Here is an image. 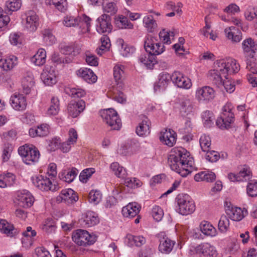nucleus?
Wrapping results in <instances>:
<instances>
[{
	"label": "nucleus",
	"mask_w": 257,
	"mask_h": 257,
	"mask_svg": "<svg viewBox=\"0 0 257 257\" xmlns=\"http://www.w3.org/2000/svg\"><path fill=\"white\" fill-rule=\"evenodd\" d=\"M41 79L45 85L51 86L56 83V77L53 70L45 69L41 74Z\"/></svg>",
	"instance_id": "nucleus-36"
},
{
	"label": "nucleus",
	"mask_w": 257,
	"mask_h": 257,
	"mask_svg": "<svg viewBox=\"0 0 257 257\" xmlns=\"http://www.w3.org/2000/svg\"><path fill=\"white\" fill-rule=\"evenodd\" d=\"M194 252L200 256L215 257L216 252L214 246L208 243L199 244L194 248Z\"/></svg>",
	"instance_id": "nucleus-20"
},
{
	"label": "nucleus",
	"mask_w": 257,
	"mask_h": 257,
	"mask_svg": "<svg viewBox=\"0 0 257 257\" xmlns=\"http://www.w3.org/2000/svg\"><path fill=\"white\" fill-rule=\"evenodd\" d=\"M242 48L246 59L257 57V44L251 38H247L242 42Z\"/></svg>",
	"instance_id": "nucleus-17"
},
{
	"label": "nucleus",
	"mask_w": 257,
	"mask_h": 257,
	"mask_svg": "<svg viewBox=\"0 0 257 257\" xmlns=\"http://www.w3.org/2000/svg\"><path fill=\"white\" fill-rule=\"evenodd\" d=\"M18 63L17 57L12 55L5 59H1L0 67L4 71L12 70Z\"/></svg>",
	"instance_id": "nucleus-32"
},
{
	"label": "nucleus",
	"mask_w": 257,
	"mask_h": 257,
	"mask_svg": "<svg viewBox=\"0 0 257 257\" xmlns=\"http://www.w3.org/2000/svg\"><path fill=\"white\" fill-rule=\"evenodd\" d=\"M247 181H248L246 186L247 194L251 197L257 196V180L249 179Z\"/></svg>",
	"instance_id": "nucleus-49"
},
{
	"label": "nucleus",
	"mask_w": 257,
	"mask_h": 257,
	"mask_svg": "<svg viewBox=\"0 0 257 257\" xmlns=\"http://www.w3.org/2000/svg\"><path fill=\"white\" fill-rule=\"evenodd\" d=\"M201 231L205 235L214 236L216 234V230L209 222L202 221L200 224Z\"/></svg>",
	"instance_id": "nucleus-41"
},
{
	"label": "nucleus",
	"mask_w": 257,
	"mask_h": 257,
	"mask_svg": "<svg viewBox=\"0 0 257 257\" xmlns=\"http://www.w3.org/2000/svg\"><path fill=\"white\" fill-rule=\"evenodd\" d=\"M176 243L175 241L168 237H164L160 240L158 249L159 251L164 254H169L173 250Z\"/></svg>",
	"instance_id": "nucleus-31"
},
{
	"label": "nucleus",
	"mask_w": 257,
	"mask_h": 257,
	"mask_svg": "<svg viewBox=\"0 0 257 257\" xmlns=\"http://www.w3.org/2000/svg\"><path fill=\"white\" fill-rule=\"evenodd\" d=\"M170 81H172V75L165 72L161 73L158 77V81L154 85L155 91L165 89Z\"/></svg>",
	"instance_id": "nucleus-23"
},
{
	"label": "nucleus",
	"mask_w": 257,
	"mask_h": 257,
	"mask_svg": "<svg viewBox=\"0 0 257 257\" xmlns=\"http://www.w3.org/2000/svg\"><path fill=\"white\" fill-rule=\"evenodd\" d=\"M10 102L12 107L16 111H22L26 109L27 99L22 94L15 93L11 96Z\"/></svg>",
	"instance_id": "nucleus-13"
},
{
	"label": "nucleus",
	"mask_w": 257,
	"mask_h": 257,
	"mask_svg": "<svg viewBox=\"0 0 257 257\" xmlns=\"http://www.w3.org/2000/svg\"><path fill=\"white\" fill-rule=\"evenodd\" d=\"M211 142V139L208 136L203 134L200 137L199 143L202 151L206 152L210 150Z\"/></svg>",
	"instance_id": "nucleus-53"
},
{
	"label": "nucleus",
	"mask_w": 257,
	"mask_h": 257,
	"mask_svg": "<svg viewBox=\"0 0 257 257\" xmlns=\"http://www.w3.org/2000/svg\"><path fill=\"white\" fill-rule=\"evenodd\" d=\"M139 60L141 63L146 66V67L150 69L152 68L157 63L156 56L147 52L142 54L140 56Z\"/></svg>",
	"instance_id": "nucleus-34"
},
{
	"label": "nucleus",
	"mask_w": 257,
	"mask_h": 257,
	"mask_svg": "<svg viewBox=\"0 0 257 257\" xmlns=\"http://www.w3.org/2000/svg\"><path fill=\"white\" fill-rule=\"evenodd\" d=\"M96 29L99 33H110L112 29L110 17L104 14L98 18Z\"/></svg>",
	"instance_id": "nucleus-12"
},
{
	"label": "nucleus",
	"mask_w": 257,
	"mask_h": 257,
	"mask_svg": "<svg viewBox=\"0 0 257 257\" xmlns=\"http://www.w3.org/2000/svg\"><path fill=\"white\" fill-rule=\"evenodd\" d=\"M31 179L35 186L42 191H54L59 188L58 185L53 184L50 178L42 175L32 177Z\"/></svg>",
	"instance_id": "nucleus-8"
},
{
	"label": "nucleus",
	"mask_w": 257,
	"mask_h": 257,
	"mask_svg": "<svg viewBox=\"0 0 257 257\" xmlns=\"http://www.w3.org/2000/svg\"><path fill=\"white\" fill-rule=\"evenodd\" d=\"M172 81L178 87L185 89L192 86L191 80L179 71H174L172 74Z\"/></svg>",
	"instance_id": "nucleus-11"
},
{
	"label": "nucleus",
	"mask_w": 257,
	"mask_h": 257,
	"mask_svg": "<svg viewBox=\"0 0 257 257\" xmlns=\"http://www.w3.org/2000/svg\"><path fill=\"white\" fill-rule=\"evenodd\" d=\"M63 24L67 27H76L77 26L79 27L80 18L67 16L64 17Z\"/></svg>",
	"instance_id": "nucleus-52"
},
{
	"label": "nucleus",
	"mask_w": 257,
	"mask_h": 257,
	"mask_svg": "<svg viewBox=\"0 0 257 257\" xmlns=\"http://www.w3.org/2000/svg\"><path fill=\"white\" fill-rule=\"evenodd\" d=\"M246 68L250 72L249 74H257V57L246 59Z\"/></svg>",
	"instance_id": "nucleus-50"
},
{
	"label": "nucleus",
	"mask_w": 257,
	"mask_h": 257,
	"mask_svg": "<svg viewBox=\"0 0 257 257\" xmlns=\"http://www.w3.org/2000/svg\"><path fill=\"white\" fill-rule=\"evenodd\" d=\"M168 162L171 169L182 177H186L191 172L194 165L193 159L190 157L189 152L182 147L172 149Z\"/></svg>",
	"instance_id": "nucleus-1"
},
{
	"label": "nucleus",
	"mask_w": 257,
	"mask_h": 257,
	"mask_svg": "<svg viewBox=\"0 0 257 257\" xmlns=\"http://www.w3.org/2000/svg\"><path fill=\"white\" fill-rule=\"evenodd\" d=\"M77 75L88 83H94L97 79V76L90 69L81 68L77 71Z\"/></svg>",
	"instance_id": "nucleus-28"
},
{
	"label": "nucleus",
	"mask_w": 257,
	"mask_h": 257,
	"mask_svg": "<svg viewBox=\"0 0 257 257\" xmlns=\"http://www.w3.org/2000/svg\"><path fill=\"white\" fill-rule=\"evenodd\" d=\"M152 215L155 220L159 221L164 216L163 210L158 205H155L152 209Z\"/></svg>",
	"instance_id": "nucleus-61"
},
{
	"label": "nucleus",
	"mask_w": 257,
	"mask_h": 257,
	"mask_svg": "<svg viewBox=\"0 0 257 257\" xmlns=\"http://www.w3.org/2000/svg\"><path fill=\"white\" fill-rule=\"evenodd\" d=\"M124 184L130 188H135L142 186V182L136 178H127L125 179Z\"/></svg>",
	"instance_id": "nucleus-60"
},
{
	"label": "nucleus",
	"mask_w": 257,
	"mask_h": 257,
	"mask_svg": "<svg viewBox=\"0 0 257 257\" xmlns=\"http://www.w3.org/2000/svg\"><path fill=\"white\" fill-rule=\"evenodd\" d=\"M95 172V169L93 168H87L83 170L80 173L79 177L80 181L82 183H86Z\"/></svg>",
	"instance_id": "nucleus-55"
},
{
	"label": "nucleus",
	"mask_w": 257,
	"mask_h": 257,
	"mask_svg": "<svg viewBox=\"0 0 257 257\" xmlns=\"http://www.w3.org/2000/svg\"><path fill=\"white\" fill-rule=\"evenodd\" d=\"M34 76L31 72H27L22 81L23 92L26 94L30 93L31 88L34 86Z\"/></svg>",
	"instance_id": "nucleus-26"
},
{
	"label": "nucleus",
	"mask_w": 257,
	"mask_h": 257,
	"mask_svg": "<svg viewBox=\"0 0 257 257\" xmlns=\"http://www.w3.org/2000/svg\"><path fill=\"white\" fill-rule=\"evenodd\" d=\"M101 198L102 194L100 193V191L92 190L89 193V201L94 204H98L101 201Z\"/></svg>",
	"instance_id": "nucleus-57"
},
{
	"label": "nucleus",
	"mask_w": 257,
	"mask_h": 257,
	"mask_svg": "<svg viewBox=\"0 0 257 257\" xmlns=\"http://www.w3.org/2000/svg\"><path fill=\"white\" fill-rule=\"evenodd\" d=\"M101 116L103 121L109 125L111 129L114 130L120 129L121 126V119L113 109L109 108L104 110L101 112Z\"/></svg>",
	"instance_id": "nucleus-7"
},
{
	"label": "nucleus",
	"mask_w": 257,
	"mask_h": 257,
	"mask_svg": "<svg viewBox=\"0 0 257 257\" xmlns=\"http://www.w3.org/2000/svg\"><path fill=\"white\" fill-rule=\"evenodd\" d=\"M0 231L10 237L15 236L18 233L14 225L5 219L0 220Z\"/></svg>",
	"instance_id": "nucleus-30"
},
{
	"label": "nucleus",
	"mask_w": 257,
	"mask_h": 257,
	"mask_svg": "<svg viewBox=\"0 0 257 257\" xmlns=\"http://www.w3.org/2000/svg\"><path fill=\"white\" fill-rule=\"evenodd\" d=\"M143 24L148 33L154 32L158 28L156 21L151 15H147L143 18Z\"/></svg>",
	"instance_id": "nucleus-35"
},
{
	"label": "nucleus",
	"mask_w": 257,
	"mask_h": 257,
	"mask_svg": "<svg viewBox=\"0 0 257 257\" xmlns=\"http://www.w3.org/2000/svg\"><path fill=\"white\" fill-rule=\"evenodd\" d=\"M15 181V175L11 173L0 175V187L4 188L12 186Z\"/></svg>",
	"instance_id": "nucleus-39"
},
{
	"label": "nucleus",
	"mask_w": 257,
	"mask_h": 257,
	"mask_svg": "<svg viewBox=\"0 0 257 257\" xmlns=\"http://www.w3.org/2000/svg\"><path fill=\"white\" fill-rule=\"evenodd\" d=\"M244 16L247 21H252L255 18H257V9L248 7L244 13Z\"/></svg>",
	"instance_id": "nucleus-64"
},
{
	"label": "nucleus",
	"mask_w": 257,
	"mask_h": 257,
	"mask_svg": "<svg viewBox=\"0 0 257 257\" xmlns=\"http://www.w3.org/2000/svg\"><path fill=\"white\" fill-rule=\"evenodd\" d=\"M72 238L77 244L83 246L94 244L97 239L95 234H90L87 231L83 229H78L73 232Z\"/></svg>",
	"instance_id": "nucleus-4"
},
{
	"label": "nucleus",
	"mask_w": 257,
	"mask_h": 257,
	"mask_svg": "<svg viewBox=\"0 0 257 257\" xmlns=\"http://www.w3.org/2000/svg\"><path fill=\"white\" fill-rule=\"evenodd\" d=\"M117 1H106L105 3H103V10L104 12L109 14L110 15L116 14L118 8L116 4Z\"/></svg>",
	"instance_id": "nucleus-46"
},
{
	"label": "nucleus",
	"mask_w": 257,
	"mask_h": 257,
	"mask_svg": "<svg viewBox=\"0 0 257 257\" xmlns=\"http://www.w3.org/2000/svg\"><path fill=\"white\" fill-rule=\"evenodd\" d=\"M141 121L139 123L136 129L137 134L142 137H146L151 133V122L150 119L145 115H141Z\"/></svg>",
	"instance_id": "nucleus-16"
},
{
	"label": "nucleus",
	"mask_w": 257,
	"mask_h": 257,
	"mask_svg": "<svg viewBox=\"0 0 257 257\" xmlns=\"http://www.w3.org/2000/svg\"><path fill=\"white\" fill-rule=\"evenodd\" d=\"M219 230L225 232L229 226V220L226 215H222L220 218L218 224Z\"/></svg>",
	"instance_id": "nucleus-59"
},
{
	"label": "nucleus",
	"mask_w": 257,
	"mask_h": 257,
	"mask_svg": "<svg viewBox=\"0 0 257 257\" xmlns=\"http://www.w3.org/2000/svg\"><path fill=\"white\" fill-rule=\"evenodd\" d=\"M202 117L204 121V125L206 127H210L213 124L214 119L213 113L208 110L202 113Z\"/></svg>",
	"instance_id": "nucleus-54"
},
{
	"label": "nucleus",
	"mask_w": 257,
	"mask_h": 257,
	"mask_svg": "<svg viewBox=\"0 0 257 257\" xmlns=\"http://www.w3.org/2000/svg\"><path fill=\"white\" fill-rule=\"evenodd\" d=\"M234 120V114L232 112V106L230 103L226 104L222 108V112L216 121V125L221 129H227Z\"/></svg>",
	"instance_id": "nucleus-5"
},
{
	"label": "nucleus",
	"mask_w": 257,
	"mask_h": 257,
	"mask_svg": "<svg viewBox=\"0 0 257 257\" xmlns=\"http://www.w3.org/2000/svg\"><path fill=\"white\" fill-rule=\"evenodd\" d=\"M115 24L119 29H133L134 25L130 22L127 17L123 15H119L115 18Z\"/></svg>",
	"instance_id": "nucleus-38"
},
{
	"label": "nucleus",
	"mask_w": 257,
	"mask_h": 257,
	"mask_svg": "<svg viewBox=\"0 0 257 257\" xmlns=\"http://www.w3.org/2000/svg\"><path fill=\"white\" fill-rule=\"evenodd\" d=\"M208 77L210 80L217 87H220L222 86L224 82L222 78L224 77L221 73L211 70L209 72Z\"/></svg>",
	"instance_id": "nucleus-42"
},
{
	"label": "nucleus",
	"mask_w": 257,
	"mask_h": 257,
	"mask_svg": "<svg viewBox=\"0 0 257 257\" xmlns=\"http://www.w3.org/2000/svg\"><path fill=\"white\" fill-rule=\"evenodd\" d=\"M18 204L20 207L28 208L31 207L34 201L32 194L29 192H21L18 195Z\"/></svg>",
	"instance_id": "nucleus-27"
},
{
	"label": "nucleus",
	"mask_w": 257,
	"mask_h": 257,
	"mask_svg": "<svg viewBox=\"0 0 257 257\" xmlns=\"http://www.w3.org/2000/svg\"><path fill=\"white\" fill-rule=\"evenodd\" d=\"M44 41L48 45H52L55 43L56 39L55 36L53 35L51 30L45 29L42 31Z\"/></svg>",
	"instance_id": "nucleus-58"
},
{
	"label": "nucleus",
	"mask_w": 257,
	"mask_h": 257,
	"mask_svg": "<svg viewBox=\"0 0 257 257\" xmlns=\"http://www.w3.org/2000/svg\"><path fill=\"white\" fill-rule=\"evenodd\" d=\"M85 108V102L83 100L72 101L68 105V111L72 117H77Z\"/></svg>",
	"instance_id": "nucleus-22"
},
{
	"label": "nucleus",
	"mask_w": 257,
	"mask_h": 257,
	"mask_svg": "<svg viewBox=\"0 0 257 257\" xmlns=\"http://www.w3.org/2000/svg\"><path fill=\"white\" fill-rule=\"evenodd\" d=\"M61 140L59 137H54L49 140L48 150L51 152L55 151L60 148Z\"/></svg>",
	"instance_id": "nucleus-62"
},
{
	"label": "nucleus",
	"mask_w": 257,
	"mask_h": 257,
	"mask_svg": "<svg viewBox=\"0 0 257 257\" xmlns=\"http://www.w3.org/2000/svg\"><path fill=\"white\" fill-rule=\"evenodd\" d=\"M140 205L136 203H130L122 209V214L124 217L133 218L140 212Z\"/></svg>",
	"instance_id": "nucleus-29"
},
{
	"label": "nucleus",
	"mask_w": 257,
	"mask_h": 257,
	"mask_svg": "<svg viewBox=\"0 0 257 257\" xmlns=\"http://www.w3.org/2000/svg\"><path fill=\"white\" fill-rule=\"evenodd\" d=\"M60 110V102L58 98L53 97L51 99L50 105L47 110V113L48 115H56Z\"/></svg>",
	"instance_id": "nucleus-44"
},
{
	"label": "nucleus",
	"mask_w": 257,
	"mask_h": 257,
	"mask_svg": "<svg viewBox=\"0 0 257 257\" xmlns=\"http://www.w3.org/2000/svg\"><path fill=\"white\" fill-rule=\"evenodd\" d=\"M226 213L232 220L239 221L242 220L247 214V210L243 208L228 206L226 209Z\"/></svg>",
	"instance_id": "nucleus-18"
},
{
	"label": "nucleus",
	"mask_w": 257,
	"mask_h": 257,
	"mask_svg": "<svg viewBox=\"0 0 257 257\" xmlns=\"http://www.w3.org/2000/svg\"><path fill=\"white\" fill-rule=\"evenodd\" d=\"M252 176L250 168L247 166H244L237 174L229 173L228 178L232 182L247 181L251 178Z\"/></svg>",
	"instance_id": "nucleus-14"
},
{
	"label": "nucleus",
	"mask_w": 257,
	"mask_h": 257,
	"mask_svg": "<svg viewBox=\"0 0 257 257\" xmlns=\"http://www.w3.org/2000/svg\"><path fill=\"white\" fill-rule=\"evenodd\" d=\"M110 169L118 178H123L126 175L125 169L117 162L112 163L110 165Z\"/></svg>",
	"instance_id": "nucleus-48"
},
{
	"label": "nucleus",
	"mask_w": 257,
	"mask_h": 257,
	"mask_svg": "<svg viewBox=\"0 0 257 257\" xmlns=\"http://www.w3.org/2000/svg\"><path fill=\"white\" fill-rule=\"evenodd\" d=\"M127 243L130 246L136 245L141 246L146 242V239L143 236H135L127 234L126 236Z\"/></svg>",
	"instance_id": "nucleus-43"
},
{
	"label": "nucleus",
	"mask_w": 257,
	"mask_h": 257,
	"mask_svg": "<svg viewBox=\"0 0 257 257\" xmlns=\"http://www.w3.org/2000/svg\"><path fill=\"white\" fill-rule=\"evenodd\" d=\"M179 113L182 117L192 116L196 111L195 103L188 97L179 98Z\"/></svg>",
	"instance_id": "nucleus-9"
},
{
	"label": "nucleus",
	"mask_w": 257,
	"mask_h": 257,
	"mask_svg": "<svg viewBox=\"0 0 257 257\" xmlns=\"http://www.w3.org/2000/svg\"><path fill=\"white\" fill-rule=\"evenodd\" d=\"M21 0H9L6 3V11L9 12L18 11L21 7Z\"/></svg>",
	"instance_id": "nucleus-51"
},
{
	"label": "nucleus",
	"mask_w": 257,
	"mask_h": 257,
	"mask_svg": "<svg viewBox=\"0 0 257 257\" xmlns=\"http://www.w3.org/2000/svg\"><path fill=\"white\" fill-rule=\"evenodd\" d=\"M78 173V171L76 169L72 168L70 170L60 174L59 177L63 181L70 183L74 180Z\"/></svg>",
	"instance_id": "nucleus-45"
},
{
	"label": "nucleus",
	"mask_w": 257,
	"mask_h": 257,
	"mask_svg": "<svg viewBox=\"0 0 257 257\" xmlns=\"http://www.w3.org/2000/svg\"><path fill=\"white\" fill-rule=\"evenodd\" d=\"M50 3L54 5L61 12H64L67 9V2L66 0H50Z\"/></svg>",
	"instance_id": "nucleus-63"
},
{
	"label": "nucleus",
	"mask_w": 257,
	"mask_h": 257,
	"mask_svg": "<svg viewBox=\"0 0 257 257\" xmlns=\"http://www.w3.org/2000/svg\"><path fill=\"white\" fill-rule=\"evenodd\" d=\"M215 174L212 172L208 171L200 172L194 176V180L197 182L206 181L211 182L215 180Z\"/></svg>",
	"instance_id": "nucleus-37"
},
{
	"label": "nucleus",
	"mask_w": 257,
	"mask_h": 257,
	"mask_svg": "<svg viewBox=\"0 0 257 257\" xmlns=\"http://www.w3.org/2000/svg\"><path fill=\"white\" fill-rule=\"evenodd\" d=\"M233 63H235V61L231 58L217 60L214 63L215 69H213V70L221 73L222 76L227 79V76L228 75V70L227 69H229L227 67V65H230Z\"/></svg>",
	"instance_id": "nucleus-21"
},
{
	"label": "nucleus",
	"mask_w": 257,
	"mask_h": 257,
	"mask_svg": "<svg viewBox=\"0 0 257 257\" xmlns=\"http://www.w3.org/2000/svg\"><path fill=\"white\" fill-rule=\"evenodd\" d=\"M176 201L179 207V213L183 215L192 213L195 210V205L194 201L187 194H179Z\"/></svg>",
	"instance_id": "nucleus-3"
},
{
	"label": "nucleus",
	"mask_w": 257,
	"mask_h": 257,
	"mask_svg": "<svg viewBox=\"0 0 257 257\" xmlns=\"http://www.w3.org/2000/svg\"><path fill=\"white\" fill-rule=\"evenodd\" d=\"M215 96L214 90L209 86L198 87L195 92V98L200 103H207L213 100Z\"/></svg>",
	"instance_id": "nucleus-10"
},
{
	"label": "nucleus",
	"mask_w": 257,
	"mask_h": 257,
	"mask_svg": "<svg viewBox=\"0 0 257 257\" xmlns=\"http://www.w3.org/2000/svg\"><path fill=\"white\" fill-rule=\"evenodd\" d=\"M26 15L25 28L29 32L35 31L39 24L38 16L33 11L28 12Z\"/></svg>",
	"instance_id": "nucleus-19"
},
{
	"label": "nucleus",
	"mask_w": 257,
	"mask_h": 257,
	"mask_svg": "<svg viewBox=\"0 0 257 257\" xmlns=\"http://www.w3.org/2000/svg\"><path fill=\"white\" fill-rule=\"evenodd\" d=\"M78 200V196L74 191L71 189L62 190L56 198L57 202H64L67 204H73Z\"/></svg>",
	"instance_id": "nucleus-15"
},
{
	"label": "nucleus",
	"mask_w": 257,
	"mask_h": 257,
	"mask_svg": "<svg viewBox=\"0 0 257 257\" xmlns=\"http://www.w3.org/2000/svg\"><path fill=\"white\" fill-rule=\"evenodd\" d=\"M46 60V51L42 48L39 49L36 54L31 58V61L37 66H42Z\"/></svg>",
	"instance_id": "nucleus-40"
},
{
	"label": "nucleus",
	"mask_w": 257,
	"mask_h": 257,
	"mask_svg": "<svg viewBox=\"0 0 257 257\" xmlns=\"http://www.w3.org/2000/svg\"><path fill=\"white\" fill-rule=\"evenodd\" d=\"M144 48L147 52H149L154 56L161 54L165 50V47L163 43L158 42L156 37L150 35L145 38Z\"/></svg>",
	"instance_id": "nucleus-6"
},
{
	"label": "nucleus",
	"mask_w": 257,
	"mask_h": 257,
	"mask_svg": "<svg viewBox=\"0 0 257 257\" xmlns=\"http://www.w3.org/2000/svg\"><path fill=\"white\" fill-rule=\"evenodd\" d=\"M226 37L233 42L237 43L242 39L241 32L234 27H230L224 30Z\"/></svg>",
	"instance_id": "nucleus-33"
},
{
	"label": "nucleus",
	"mask_w": 257,
	"mask_h": 257,
	"mask_svg": "<svg viewBox=\"0 0 257 257\" xmlns=\"http://www.w3.org/2000/svg\"><path fill=\"white\" fill-rule=\"evenodd\" d=\"M160 140L165 145L172 147L176 141V134L171 129L165 130V132L161 133Z\"/></svg>",
	"instance_id": "nucleus-25"
},
{
	"label": "nucleus",
	"mask_w": 257,
	"mask_h": 257,
	"mask_svg": "<svg viewBox=\"0 0 257 257\" xmlns=\"http://www.w3.org/2000/svg\"><path fill=\"white\" fill-rule=\"evenodd\" d=\"M18 153L22 157L23 162L27 165H32L38 162L40 156L38 149L32 145L25 144L20 147Z\"/></svg>",
	"instance_id": "nucleus-2"
},
{
	"label": "nucleus",
	"mask_w": 257,
	"mask_h": 257,
	"mask_svg": "<svg viewBox=\"0 0 257 257\" xmlns=\"http://www.w3.org/2000/svg\"><path fill=\"white\" fill-rule=\"evenodd\" d=\"M124 66L117 65L113 68L114 78L117 84L121 82L122 78L124 74Z\"/></svg>",
	"instance_id": "nucleus-56"
},
{
	"label": "nucleus",
	"mask_w": 257,
	"mask_h": 257,
	"mask_svg": "<svg viewBox=\"0 0 257 257\" xmlns=\"http://www.w3.org/2000/svg\"><path fill=\"white\" fill-rule=\"evenodd\" d=\"M99 219L95 213L89 211L86 212L81 219V224L85 227H89L97 224Z\"/></svg>",
	"instance_id": "nucleus-24"
},
{
	"label": "nucleus",
	"mask_w": 257,
	"mask_h": 257,
	"mask_svg": "<svg viewBox=\"0 0 257 257\" xmlns=\"http://www.w3.org/2000/svg\"><path fill=\"white\" fill-rule=\"evenodd\" d=\"M65 91L66 94L75 98L82 97L86 95L85 91L78 87L68 88Z\"/></svg>",
	"instance_id": "nucleus-47"
}]
</instances>
